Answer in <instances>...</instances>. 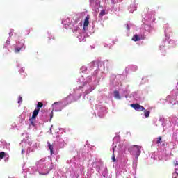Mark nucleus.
Masks as SVG:
<instances>
[{"label": "nucleus", "instance_id": "4468645a", "mask_svg": "<svg viewBox=\"0 0 178 178\" xmlns=\"http://www.w3.org/2000/svg\"><path fill=\"white\" fill-rule=\"evenodd\" d=\"M111 159L113 162H116V156L115 155V154H113Z\"/></svg>", "mask_w": 178, "mask_h": 178}, {"label": "nucleus", "instance_id": "0eeeda50", "mask_svg": "<svg viewBox=\"0 0 178 178\" xmlns=\"http://www.w3.org/2000/svg\"><path fill=\"white\" fill-rule=\"evenodd\" d=\"M114 97L117 99H120V95L119 94V91L118 90L114 91Z\"/></svg>", "mask_w": 178, "mask_h": 178}, {"label": "nucleus", "instance_id": "a211bd4d", "mask_svg": "<svg viewBox=\"0 0 178 178\" xmlns=\"http://www.w3.org/2000/svg\"><path fill=\"white\" fill-rule=\"evenodd\" d=\"M113 154H115V147H113Z\"/></svg>", "mask_w": 178, "mask_h": 178}, {"label": "nucleus", "instance_id": "ddd939ff", "mask_svg": "<svg viewBox=\"0 0 178 178\" xmlns=\"http://www.w3.org/2000/svg\"><path fill=\"white\" fill-rule=\"evenodd\" d=\"M5 158V152H0V159H3Z\"/></svg>", "mask_w": 178, "mask_h": 178}, {"label": "nucleus", "instance_id": "1a4fd4ad", "mask_svg": "<svg viewBox=\"0 0 178 178\" xmlns=\"http://www.w3.org/2000/svg\"><path fill=\"white\" fill-rule=\"evenodd\" d=\"M42 106H44V104H42L41 102H38L36 109H40V108H42Z\"/></svg>", "mask_w": 178, "mask_h": 178}, {"label": "nucleus", "instance_id": "aec40b11", "mask_svg": "<svg viewBox=\"0 0 178 178\" xmlns=\"http://www.w3.org/2000/svg\"><path fill=\"white\" fill-rule=\"evenodd\" d=\"M56 104H58V103H54V105H56Z\"/></svg>", "mask_w": 178, "mask_h": 178}, {"label": "nucleus", "instance_id": "6e6552de", "mask_svg": "<svg viewBox=\"0 0 178 178\" xmlns=\"http://www.w3.org/2000/svg\"><path fill=\"white\" fill-rule=\"evenodd\" d=\"M144 113L145 118H149V113H151V112L148 110H145Z\"/></svg>", "mask_w": 178, "mask_h": 178}, {"label": "nucleus", "instance_id": "9d476101", "mask_svg": "<svg viewBox=\"0 0 178 178\" xmlns=\"http://www.w3.org/2000/svg\"><path fill=\"white\" fill-rule=\"evenodd\" d=\"M105 15H106V13H105V10H102L99 15V17H102V16H105Z\"/></svg>", "mask_w": 178, "mask_h": 178}, {"label": "nucleus", "instance_id": "39448f33", "mask_svg": "<svg viewBox=\"0 0 178 178\" xmlns=\"http://www.w3.org/2000/svg\"><path fill=\"white\" fill-rule=\"evenodd\" d=\"M39 113H40V108H35L33 111L31 119H35V118H37V115H38Z\"/></svg>", "mask_w": 178, "mask_h": 178}, {"label": "nucleus", "instance_id": "f03ea898", "mask_svg": "<svg viewBox=\"0 0 178 178\" xmlns=\"http://www.w3.org/2000/svg\"><path fill=\"white\" fill-rule=\"evenodd\" d=\"M131 108H134L135 111H137L138 112H143V111H145V108L144 106L138 104H131L130 105Z\"/></svg>", "mask_w": 178, "mask_h": 178}, {"label": "nucleus", "instance_id": "9b49d317", "mask_svg": "<svg viewBox=\"0 0 178 178\" xmlns=\"http://www.w3.org/2000/svg\"><path fill=\"white\" fill-rule=\"evenodd\" d=\"M162 143V137L159 136L157 138V141L156 142V144H161Z\"/></svg>", "mask_w": 178, "mask_h": 178}, {"label": "nucleus", "instance_id": "6ab92c4d", "mask_svg": "<svg viewBox=\"0 0 178 178\" xmlns=\"http://www.w3.org/2000/svg\"><path fill=\"white\" fill-rule=\"evenodd\" d=\"M69 98H70V97L68 96V97H67L65 98V99L67 100V99H69Z\"/></svg>", "mask_w": 178, "mask_h": 178}, {"label": "nucleus", "instance_id": "f8f14e48", "mask_svg": "<svg viewBox=\"0 0 178 178\" xmlns=\"http://www.w3.org/2000/svg\"><path fill=\"white\" fill-rule=\"evenodd\" d=\"M22 48H23V47H17V48H15V54H18V52H20V51H22Z\"/></svg>", "mask_w": 178, "mask_h": 178}, {"label": "nucleus", "instance_id": "423d86ee", "mask_svg": "<svg viewBox=\"0 0 178 178\" xmlns=\"http://www.w3.org/2000/svg\"><path fill=\"white\" fill-rule=\"evenodd\" d=\"M47 144L48 145L49 149H50L51 155L54 154V145H52L49 141L47 142Z\"/></svg>", "mask_w": 178, "mask_h": 178}, {"label": "nucleus", "instance_id": "7ed1b4c3", "mask_svg": "<svg viewBox=\"0 0 178 178\" xmlns=\"http://www.w3.org/2000/svg\"><path fill=\"white\" fill-rule=\"evenodd\" d=\"M140 40H145V35H137V34H135L134 35L133 38H132V41H135V42H137V41H140Z\"/></svg>", "mask_w": 178, "mask_h": 178}, {"label": "nucleus", "instance_id": "f3484780", "mask_svg": "<svg viewBox=\"0 0 178 178\" xmlns=\"http://www.w3.org/2000/svg\"><path fill=\"white\" fill-rule=\"evenodd\" d=\"M31 120H33V119H30V121H31V124L33 125V126H34V122H33V121H31Z\"/></svg>", "mask_w": 178, "mask_h": 178}, {"label": "nucleus", "instance_id": "f257e3e1", "mask_svg": "<svg viewBox=\"0 0 178 178\" xmlns=\"http://www.w3.org/2000/svg\"><path fill=\"white\" fill-rule=\"evenodd\" d=\"M141 148H143V146L134 145L129 149V152L132 154V155H136V158H138L141 155Z\"/></svg>", "mask_w": 178, "mask_h": 178}, {"label": "nucleus", "instance_id": "2eb2a0df", "mask_svg": "<svg viewBox=\"0 0 178 178\" xmlns=\"http://www.w3.org/2000/svg\"><path fill=\"white\" fill-rule=\"evenodd\" d=\"M74 30H79V26H78V25H76V26H74Z\"/></svg>", "mask_w": 178, "mask_h": 178}, {"label": "nucleus", "instance_id": "dca6fc26", "mask_svg": "<svg viewBox=\"0 0 178 178\" xmlns=\"http://www.w3.org/2000/svg\"><path fill=\"white\" fill-rule=\"evenodd\" d=\"M22 97H19V101H18V104H20L22 102Z\"/></svg>", "mask_w": 178, "mask_h": 178}, {"label": "nucleus", "instance_id": "20e7f679", "mask_svg": "<svg viewBox=\"0 0 178 178\" xmlns=\"http://www.w3.org/2000/svg\"><path fill=\"white\" fill-rule=\"evenodd\" d=\"M88 24H90V15L86 17L83 22V27H88Z\"/></svg>", "mask_w": 178, "mask_h": 178}]
</instances>
